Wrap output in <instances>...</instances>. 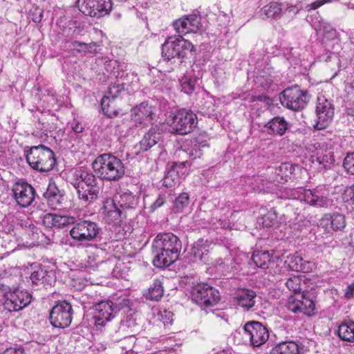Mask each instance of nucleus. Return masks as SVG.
Returning <instances> with one entry per match:
<instances>
[{
  "label": "nucleus",
  "instance_id": "nucleus-1",
  "mask_svg": "<svg viewBox=\"0 0 354 354\" xmlns=\"http://www.w3.org/2000/svg\"><path fill=\"white\" fill-rule=\"evenodd\" d=\"M153 263L164 268L174 263L179 257L182 248L180 239L172 233H162L156 236L152 243Z\"/></svg>",
  "mask_w": 354,
  "mask_h": 354
},
{
  "label": "nucleus",
  "instance_id": "nucleus-2",
  "mask_svg": "<svg viewBox=\"0 0 354 354\" xmlns=\"http://www.w3.org/2000/svg\"><path fill=\"white\" fill-rule=\"evenodd\" d=\"M93 168L96 174L102 180L117 181L125 174L122 161L111 153H104L94 160Z\"/></svg>",
  "mask_w": 354,
  "mask_h": 354
},
{
  "label": "nucleus",
  "instance_id": "nucleus-3",
  "mask_svg": "<svg viewBox=\"0 0 354 354\" xmlns=\"http://www.w3.org/2000/svg\"><path fill=\"white\" fill-rule=\"evenodd\" d=\"M30 166L41 172H48L54 167L56 160L53 151L42 145L32 147L26 155Z\"/></svg>",
  "mask_w": 354,
  "mask_h": 354
},
{
  "label": "nucleus",
  "instance_id": "nucleus-4",
  "mask_svg": "<svg viewBox=\"0 0 354 354\" xmlns=\"http://www.w3.org/2000/svg\"><path fill=\"white\" fill-rule=\"evenodd\" d=\"M194 46L181 35L168 37L162 46V55L167 59H183L193 55Z\"/></svg>",
  "mask_w": 354,
  "mask_h": 354
},
{
  "label": "nucleus",
  "instance_id": "nucleus-5",
  "mask_svg": "<svg viewBox=\"0 0 354 354\" xmlns=\"http://www.w3.org/2000/svg\"><path fill=\"white\" fill-rule=\"evenodd\" d=\"M0 291L4 298L3 308L10 313L22 310L28 306L32 300V295L28 292L5 284H0Z\"/></svg>",
  "mask_w": 354,
  "mask_h": 354
},
{
  "label": "nucleus",
  "instance_id": "nucleus-6",
  "mask_svg": "<svg viewBox=\"0 0 354 354\" xmlns=\"http://www.w3.org/2000/svg\"><path fill=\"white\" fill-rule=\"evenodd\" d=\"M165 117L164 123L169 125L173 131L178 134H187L197 124V117L194 112H162Z\"/></svg>",
  "mask_w": 354,
  "mask_h": 354
},
{
  "label": "nucleus",
  "instance_id": "nucleus-7",
  "mask_svg": "<svg viewBox=\"0 0 354 354\" xmlns=\"http://www.w3.org/2000/svg\"><path fill=\"white\" fill-rule=\"evenodd\" d=\"M100 232L101 228L97 223L84 220L74 225L70 230V234L73 240L82 245L96 240Z\"/></svg>",
  "mask_w": 354,
  "mask_h": 354
},
{
  "label": "nucleus",
  "instance_id": "nucleus-8",
  "mask_svg": "<svg viewBox=\"0 0 354 354\" xmlns=\"http://www.w3.org/2000/svg\"><path fill=\"white\" fill-rule=\"evenodd\" d=\"M283 106L291 111H299L306 108L309 99L306 92L301 91L297 85L283 90L279 97Z\"/></svg>",
  "mask_w": 354,
  "mask_h": 354
},
{
  "label": "nucleus",
  "instance_id": "nucleus-9",
  "mask_svg": "<svg viewBox=\"0 0 354 354\" xmlns=\"http://www.w3.org/2000/svg\"><path fill=\"white\" fill-rule=\"evenodd\" d=\"M191 297L201 307H211L220 300L218 291L207 283H198L192 287Z\"/></svg>",
  "mask_w": 354,
  "mask_h": 354
},
{
  "label": "nucleus",
  "instance_id": "nucleus-10",
  "mask_svg": "<svg viewBox=\"0 0 354 354\" xmlns=\"http://www.w3.org/2000/svg\"><path fill=\"white\" fill-rule=\"evenodd\" d=\"M77 4L81 12L91 17H104L112 9L111 0H77Z\"/></svg>",
  "mask_w": 354,
  "mask_h": 354
},
{
  "label": "nucleus",
  "instance_id": "nucleus-11",
  "mask_svg": "<svg viewBox=\"0 0 354 354\" xmlns=\"http://www.w3.org/2000/svg\"><path fill=\"white\" fill-rule=\"evenodd\" d=\"M14 200L17 205L26 208L31 205L35 198V190L24 180H18L12 187Z\"/></svg>",
  "mask_w": 354,
  "mask_h": 354
},
{
  "label": "nucleus",
  "instance_id": "nucleus-12",
  "mask_svg": "<svg viewBox=\"0 0 354 354\" xmlns=\"http://www.w3.org/2000/svg\"><path fill=\"white\" fill-rule=\"evenodd\" d=\"M72 315L71 305L66 301H61L52 308L49 319L54 327L66 328L72 322Z\"/></svg>",
  "mask_w": 354,
  "mask_h": 354
},
{
  "label": "nucleus",
  "instance_id": "nucleus-13",
  "mask_svg": "<svg viewBox=\"0 0 354 354\" xmlns=\"http://www.w3.org/2000/svg\"><path fill=\"white\" fill-rule=\"evenodd\" d=\"M243 330L249 338L250 344L254 347L264 344L269 338L267 328L259 322H247L244 325Z\"/></svg>",
  "mask_w": 354,
  "mask_h": 354
},
{
  "label": "nucleus",
  "instance_id": "nucleus-14",
  "mask_svg": "<svg viewBox=\"0 0 354 354\" xmlns=\"http://www.w3.org/2000/svg\"><path fill=\"white\" fill-rule=\"evenodd\" d=\"M286 306L289 310L295 313H301L308 316L313 315L315 310V301L306 294L290 296Z\"/></svg>",
  "mask_w": 354,
  "mask_h": 354
},
{
  "label": "nucleus",
  "instance_id": "nucleus-15",
  "mask_svg": "<svg viewBox=\"0 0 354 354\" xmlns=\"http://www.w3.org/2000/svg\"><path fill=\"white\" fill-rule=\"evenodd\" d=\"M95 324L99 326H104L106 323L113 319L118 310L111 301H102L94 306Z\"/></svg>",
  "mask_w": 354,
  "mask_h": 354
},
{
  "label": "nucleus",
  "instance_id": "nucleus-16",
  "mask_svg": "<svg viewBox=\"0 0 354 354\" xmlns=\"http://www.w3.org/2000/svg\"><path fill=\"white\" fill-rule=\"evenodd\" d=\"M201 18L198 15L184 16L174 22V28L179 34L198 32L202 30Z\"/></svg>",
  "mask_w": 354,
  "mask_h": 354
},
{
  "label": "nucleus",
  "instance_id": "nucleus-17",
  "mask_svg": "<svg viewBox=\"0 0 354 354\" xmlns=\"http://www.w3.org/2000/svg\"><path fill=\"white\" fill-rule=\"evenodd\" d=\"M293 197L297 198L299 201H304L311 205L324 207L330 205V201L326 196L320 195L319 192L316 189H305L303 188H298L293 193Z\"/></svg>",
  "mask_w": 354,
  "mask_h": 354
},
{
  "label": "nucleus",
  "instance_id": "nucleus-18",
  "mask_svg": "<svg viewBox=\"0 0 354 354\" xmlns=\"http://www.w3.org/2000/svg\"><path fill=\"white\" fill-rule=\"evenodd\" d=\"M320 225L327 232L342 231L346 227L345 216L337 212L326 214L320 220Z\"/></svg>",
  "mask_w": 354,
  "mask_h": 354
},
{
  "label": "nucleus",
  "instance_id": "nucleus-19",
  "mask_svg": "<svg viewBox=\"0 0 354 354\" xmlns=\"http://www.w3.org/2000/svg\"><path fill=\"white\" fill-rule=\"evenodd\" d=\"M104 220L109 224L119 225L126 216L124 212L112 200L104 205Z\"/></svg>",
  "mask_w": 354,
  "mask_h": 354
},
{
  "label": "nucleus",
  "instance_id": "nucleus-20",
  "mask_svg": "<svg viewBox=\"0 0 354 354\" xmlns=\"http://www.w3.org/2000/svg\"><path fill=\"white\" fill-rule=\"evenodd\" d=\"M44 196L53 209H59L64 200L63 192L58 189L55 182L49 183Z\"/></svg>",
  "mask_w": 354,
  "mask_h": 354
},
{
  "label": "nucleus",
  "instance_id": "nucleus-21",
  "mask_svg": "<svg viewBox=\"0 0 354 354\" xmlns=\"http://www.w3.org/2000/svg\"><path fill=\"white\" fill-rule=\"evenodd\" d=\"M211 243L208 240L203 239H198L193 245L190 254L193 256L194 261H203L205 260L210 250Z\"/></svg>",
  "mask_w": 354,
  "mask_h": 354
},
{
  "label": "nucleus",
  "instance_id": "nucleus-22",
  "mask_svg": "<svg viewBox=\"0 0 354 354\" xmlns=\"http://www.w3.org/2000/svg\"><path fill=\"white\" fill-rule=\"evenodd\" d=\"M124 212L126 209H135L138 205V199L131 192H122L112 200Z\"/></svg>",
  "mask_w": 354,
  "mask_h": 354
},
{
  "label": "nucleus",
  "instance_id": "nucleus-23",
  "mask_svg": "<svg viewBox=\"0 0 354 354\" xmlns=\"http://www.w3.org/2000/svg\"><path fill=\"white\" fill-rule=\"evenodd\" d=\"M73 185L77 191L80 199L85 202L91 203L97 198L98 194L100 191V186L88 187L76 185V184Z\"/></svg>",
  "mask_w": 354,
  "mask_h": 354
},
{
  "label": "nucleus",
  "instance_id": "nucleus-24",
  "mask_svg": "<svg viewBox=\"0 0 354 354\" xmlns=\"http://www.w3.org/2000/svg\"><path fill=\"white\" fill-rule=\"evenodd\" d=\"M301 349L295 342H282L272 349L270 354H300Z\"/></svg>",
  "mask_w": 354,
  "mask_h": 354
},
{
  "label": "nucleus",
  "instance_id": "nucleus-25",
  "mask_svg": "<svg viewBox=\"0 0 354 354\" xmlns=\"http://www.w3.org/2000/svg\"><path fill=\"white\" fill-rule=\"evenodd\" d=\"M125 83H117L109 88V94L105 95L101 100L102 111L110 108V104L113 102L118 95L124 89Z\"/></svg>",
  "mask_w": 354,
  "mask_h": 354
},
{
  "label": "nucleus",
  "instance_id": "nucleus-26",
  "mask_svg": "<svg viewBox=\"0 0 354 354\" xmlns=\"http://www.w3.org/2000/svg\"><path fill=\"white\" fill-rule=\"evenodd\" d=\"M256 293L252 290H243L240 291L237 296V304L242 308L249 310L252 308L255 304Z\"/></svg>",
  "mask_w": 354,
  "mask_h": 354
},
{
  "label": "nucleus",
  "instance_id": "nucleus-27",
  "mask_svg": "<svg viewBox=\"0 0 354 354\" xmlns=\"http://www.w3.org/2000/svg\"><path fill=\"white\" fill-rule=\"evenodd\" d=\"M338 337L343 341L354 342V322H343L338 326Z\"/></svg>",
  "mask_w": 354,
  "mask_h": 354
},
{
  "label": "nucleus",
  "instance_id": "nucleus-28",
  "mask_svg": "<svg viewBox=\"0 0 354 354\" xmlns=\"http://www.w3.org/2000/svg\"><path fill=\"white\" fill-rule=\"evenodd\" d=\"M266 127L270 130L269 133L282 136L287 129V123L283 118L276 117L268 122Z\"/></svg>",
  "mask_w": 354,
  "mask_h": 354
},
{
  "label": "nucleus",
  "instance_id": "nucleus-29",
  "mask_svg": "<svg viewBox=\"0 0 354 354\" xmlns=\"http://www.w3.org/2000/svg\"><path fill=\"white\" fill-rule=\"evenodd\" d=\"M135 316L127 315L120 323V331L127 333L129 336H133L132 333L136 332L138 329V325Z\"/></svg>",
  "mask_w": 354,
  "mask_h": 354
},
{
  "label": "nucleus",
  "instance_id": "nucleus-30",
  "mask_svg": "<svg viewBox=\"0 0 354 354\" xmlns=\"http://www.w3.org/2000/svg\"><path fill=\"white\" fill-rule=\"evenodd\" d=\"M73 184L88 187L99 186L95 175L87 171H80L76 174V181Z\"/></svg>",
  "mask_w": 354,
  "mask_h": 354
},
{
  "label": "nucleus",
  "instance_id": "nucleus-31",
  "mask_svg": "<svg viewBox=\"0 0 354 354\" xmlns=\"http://www.w3.org/2000/svg\"><path fill=\"white\" fill-rule=\"evenodd\" d=\"M281 217H278V214L275 209H271L267 214L263 215L259 221V223L263 227H270L277 226L278 223L283 222Z\"/></svg>",
  "mask_w": 354,
  "mask_h": 354
},
{
  "label": "nucleus",
  "instance_id": "nucleus-32",
  "mask_svg": "<svg viewBox=\"0 0 354 354\" xmlns=\"http://www.w3.org/2000/svg\"><path fill=\"white\" fill-rule=\"evenodd\" d=\"M48 271L40 265H35L32 267V271L30 279L33 285L40 286L45 283Z\"/></svg>",
  "mask_w": 354,
  "mask_h": 354
},
{
  "label": "nucleus",
  "instance_id": "nucleus-33",
  "mask_svg": "<svg viewBox=\"0 0 354 354\" xmlns=\"http://www.w3.org/2000/svg\"><path fill=\"white\" fill-rule=\"evenodd\" d=\"M163 292L162 282L160 279H156L149 288L146 297L150 300L158 301L162 297Z\"/></svg>",
  "mask_w": 354,
  "mask_h": 354
},
{
  "label": "nucleus",
  "instance_id": "nucleus-34",
  "mask_svg": "<svg viewBox=\"0 0 354 354\" xmlns=\"http://www.w3.org/2000/svg\"><path fill=\"white\" fill-rule=\"evenodd\" d=\"M250 100L254 102V109L272 110L275 108L273 100L267 96H252Z\"/></svg>",
  "mask_w": 354,
  "mask_h": 354
},
{
  "label": "nucleus",
  "instance_id": "nucleus-35",
  "mask_svg": "<svg viewBox=\"0 0 354 354\" xmlns=\"http://www.w3.org/2000/svg\"><path fill=\"white\" fill-rule=\"evenodd\" d=\"M160 138V134L154 131L150 130L145 135L140 142V149L142 151H146L154 146Z\"/></svg>",
  "mask_w": 354,
  "mask_h": 354
},
{
  "label": "nucleus",
  "instance_id": "nucleus-36",
  "mask_svg": "<svg viewBox=\"0 0 354 354\" xmlns=\"http://www.w3.org/2000/svg\"><path fill=\"white\" fill-rule=\"evenodd\" d=\"M176 163L167 172L164 178L162 185L167 188H172L179 183V176L176 169Z\"/></svg>",
  "mask_w": 354,
  "mask_h": 354
},
{
  "label": "nucleus",
  "instance_id": "nucleus-37",
  "mask_svg": "<svg viewBox=\"0 0 354 354\" xmlns=\"http://www.w3.org/2000/svg\"><path fill=\"white\" fill-rule=\"evenodd\" d=\"M208 147L209 145L206 140H201L200 138H196L192 142V148L189 151V156L193 157L194 159L201 158L203 154L204 149Z\"/></svg>",
  "mask_w": 354,
  "mask_h": 354
},
{
  "label": "nucleus",
  "instance_id": "nucleus-38",
  "mask_svg": "<svg viewBox=\"0 0 354 354\" xmlns=\"http://www.w3.org/2000/svg\"><path fill=\"white\" fill-rule=\"evenodd\" d=\"M252 261L257 266L266 269L268 268L270 257L268 252H257L252 255Z\"/></svg>",
  "mask_w": 354,
  "mask_h": 354
},
{
  "label": "nucleus",
  "instance_id": "nucleus-39",
  "mask_svg": "<svg viewBox=\"0 0 354 354\" xmlns=\"http://www.w3.org/2000/svg\"><path fill=\"white\" fill-rule=\"evenodd\" d=\"M261 12L267 19H275L281 15V8L277 3H271L264 6Z\"/></svg>",
  "mask_w": 354,
  "mask_h": 354
},
{
  "label": "nucleus",
  "instance_id": "nucleus-40",
  "mask_svg": "<svg viewBox=\"0 0 354 354\" xmlns=\"http://www.w3.org/2000/svg\"><path fill=\"white\" fill-rule=\"evenodd\" d=\"M197 78L185 76L180 80L182 91L186 94H191L195 89Z\"/></svg>",
  "mask_w": 354,
  "mask_h": 354
},
{
  "label": "nucleus",
  "instance_id": "nucleus-41",
  "mask_svg": "<svg viewBox=\"0 0 354 354\" xmlns=\"http://www.w3.org/2000/svg\"><path fill=\"white\" fill-rule=\"evenodd\" d=\"M334 112H316L317 122L315 127L317 129H324L330 122Z\"/></svg>",
  "mask_w": 354,
  "mask_h": 354
},
{
  "label": "nucleus",
  "instance_id": "nucleus-42",
  "mask_svg": "<svg viewBox=\"0 0 354 354\" xmlns=\"http://www.w3.org/2000/svg\"><path fill=\"white\" fill-rule=\"evenodd\" d=\"M173 313L167 310H159L155 315L156 321L160 322L165 326L171 325L173 322Z\"/></svg>",
  "mask_w": 354,
  "mask_h": 354
},
{
  "label": "nucleus",
  "instance_id": "nucleus-43",
  "mask_svg": "<svg viewBox=\"0 0 354 354\" xmlns=\"http://www.w3.org/2000/svg\"><path fill=\"white\" fill-rule=\"evenodd\" d=\"M303 258L295 254H290L287 257L285 263L292 271L299 272L301 270V262Z\"/></svg>",
  "mask_w": 354,
  "mask_h": 354
},
{
  "label": "nucleus",
  "instance_id": "nucleus-44",
  "mask_svg": "<svg viewBox=\"0 0 354 354\" xmlns=\"http://www.w3.org/2000/svg\"><path fill=\"white\" fill-rule=\"evenodd\" d=\"M189 203V197L187 193L180 194L174 201V209L176 212H181Z\"/></svg>",
  "mask_w": 354,
  "mask_h": 354
},
{
  "label": "nucleus",
  "instance_id": "nucleus-45",
  "mask_svg": "<svg viewBox=\"0 0 354 354\" xmlns=\"http://www.w3.org/2000/svg\"><path fill=\"white\" fill-rule=\"evenodd\" d=\"M301 279L298 276H294L287 279L286 282V286L288 290H290L297 295L301 289Z\"/></svg>",
  "mask_w": 354,
  "mask_h": 354
},
{
  "label": "nucleus",
  "instance_id": "nucleus-46",
  "mask_svg": "<svg viewBox=\"0 0 354 354\" xmlns=\"http://www.w3.org/2000/svg\"><path fill=\"white\" fill-rule=\"evenodd\" d=\"M343 167L347 174L354 175V152L347 153L344 159Z\"/></svg>",
  "mask_w": 354,
  "mask_h": 354
},
{
  "label": "nucleus",
  "instance_id": "nucleus-47",
  "mask_svg": "<svg viewBox=\"0 0 354 354\" xmlns=\"http://www.w3.org/2000/svg\"><path fill=\"white\" fill-rule=\"evenodd\" d=\"M55 218H56L55 227H57V228H61L67 225L74 223V221H75V218L73 216H62V215L55 214Z\"/></svg>",
  "mask_w": 354,
  "mask_h": 354
},
{
  "label": "nucleus",
  "instance_id": "nucleus-48",
  "mask_svg": "<svg viewBox=\"0 0 354 354\" xmlns=\"http://www.w3.org/2000/svg\"><path fill=\"white\" fill-rule=\"evenodd\" d=\"M333 109L332 103L326 100L324 96H320L317 98V104L315 111H328Z\"/></svg>",
  "mask_w": 354,
  "mask_h": 354
},
{
  "label": "nucleus",
  "instance_id": "nucleus-49",
  "mask_svg": "<svg viewBox=\"0 0 354 354\" xmlns=\"http://www.w3.org/2000/svg\"><path fill=\"white\" fill-rule=\"evenodd\" d=\"M56 218L55 214H46L43 217L44 225L48 228H51L56 226Z\"/></svg>",
  "mask_w": 354,
  "mask_h": 354
},
{
  "label": "nucleus",
  "instance_id": "nucleus-50",
  "mask_svg": "<svg viewBox=\"0 0 354 354\" xmlns=\"http://www.w3.org/2000/svg\"><path fill=\"white\" fill-rule=\"evenodd\" d=\"M331 160V155L319 156L315 160H313V163L317 162L320 167L319 169L326 168V163H328Z\"/></svg>",
  "mask_w": 354,
  "mask_h": 354
},
{
  "label": "nucleus",
  "instance_id": "nucleus-51",
  "mask_svg": "<svg viewBox=\"0 0 354 354\" xmlns=\"http://www.w3.org/2000/svg\"><path fill=\"white\" fill-rule=\"evenodd\" d=\"M116 66L118 68L119 65H118V62L115 60H110V61L106 62V63H105L106 70L107 71H109L111 73H113V75L115 76V77H118L119 75V72L115 71Z\"/></svg>",
  "mask_w": 354,
  "mask_h": 354
},
{
  "label": "nucleus",
  "instance_id": "nucleus-52",
  "mask_svg": "<svg viewBox=\"0 0 354 354\" xmlns=\"http://www.w3.org/2000/svg\"><path fill=\"white\" fill-rule=\"evenodd\" d=\"M331 2H332V0H317L313 3H311L308 5H307L306 9L308 11H310L313 10H315L326 3H331Z\"/></svg>",
  "mask_w": 354,
  "mask_h": 354
},
{
  "label": "nucleus",
  "instance_id": "nucleus-53",
  "mask_svg": "<svg viewBox=\"0 0 354 354\" xmlns=\"http://www.w3.org/2000/svg\"><path fill=\"white\" fill-rule=\"evenodd\" d=\"M314 268V263L313 262L305 261L304 259H302L301 262V270H299V272H310L313 270Z\"/></svg>",
  "mask_w": 354,
  "mask_h": 354
},
{
  "label": "nucleus",
  "instance_id": "nucleus-54",
  "mask_svg": "<svg viewBox=\"0 0 354 354\" xmlns=\"http://www.w3.org/2000/svg\"><path fill=\"white\" fill-rule=\"evenodd\" d=\"M71 129L73 130L74 132L80 133L83 131L84 127L82 122L76 119H74L71 122Z\"/></svg>",
  "mask_w": 354,
  "mask_h": 354
},
{
  "label": "nucleus",
  "instance_id": "nucleus-55",
  "mask_svg": "<svg viewBox=\"0 0 354 354\" xmlns=\"http://www.w3.org/2000/svg\"><path fill=\"white\" fill-rule=\"evenodd\" d=\"M71 46L73 49L76 50L79 53H86V43L80 42L78 41H73L71 43Z\"/></svg>",
  "mask_w": 354,
  "mask_h": 354
},
{
  "label": "nucleus",
  "instance_id": "nucleus-56",
  "mask_svg": "<svg viewBox=\"0 0 354 354\" xmlns=\"http://www.w3.org/2000/svg\"><path fill=\"white\" fill-rule=\"evenodd\" d=\"M165 202V196L164 194H159L157 199L154 201V203L151 205L152 210H155L156 209L161 207Z\"/></svg>",
  "mask_w": 354,
  "mask_h": 354
},
{
  "label": "nucleus",
  "instance_id": "nucleus-57",
  "mask_svg": "<svg viewBox=\"0 0 354 354\" xmlns=\"http://www.w3.org/2000/svg\"><path fill=\"white\" fill-rule=\"evenodd\" d=\"M24 349L21 347H10L4 351L3 354H24Z\"/></svg>",
  "mask_w": 354,
  "mask_h": 354
},
{
  "label": "nucleus",
  "instance_id": "nucleus-58",
  "mask_svg": "<svg viewBox=\"0 0 354 354\" xmlns=\"http://www.w3.org/2000/svg\"><path fill=\"white\" fill-rule=\"evenodd\" d=\"M318 28L319 29V30H322L324 32H330L331 31L333 30L331 26L328 23L326 22L323 20L319 21Z\"/></svg>",
  "mask_w": 354,
  "mask_h": 354
},
{
  "label": "nucleus",
  "instance_id": "nucleus-59",
  "mask_svg": "<svg viewBox=\"0 0 354 354\" xmlns=\"http://www.w3.org/2000/svg\"><path fill=\"white\" fill-rule=\"evenodd\" d=\"M43 11L41 9L37 8L35 10V14L32 15V19L35 23H39L42 19Z\"/></svg>",
  "mask_w": 354,
  "mask_h": 354
},
{
  "label": "nucleus",
  "instance_id": "nucleus-60",
  "mask_svg": "<svg viewBox=\"0 0 354 354\" xmlns=\"http://www.w3.org/2000/svg\"><path fill=\"white\" fill-rule=\"evenodd\" d=\"M345 295H346V297L348 298H350L353 296V295H354V283H353L352 284L349 285L347 287Z\"/></svg>",
  "mask_w": 354,
  "mask_h": 354
},
{
  "label": "nucleus",
  "instance_id": "nucleus-61",
  "mask_svg": "<svg viewBox=\"0 0 354 354\" xmlns=\"http://www.w3.org/2000/svg\"><path fill=\"white\" fill-rule=\"evenodd\" d=\"M86 53H94L96 50L97 44L96 43L92 42L89 44L86 43Z\"/></svg>",
  "mask_w": 354,
  "mask_h": 354
},
{
  "label": "nucleus",
  "instance_id": "nucleus-62",
  "mask_svg": "<svg viewBox=\"0 0 354 354\" xmlns=\"http://www.w3.org/2000/svg\"><path fill=\"white\" fill-rule=\"evenodd\" d=\"M140 113H143V112H134L131 115V120L136 123H142V121L140 115Z\"/></svg>",
  "mask_w": 354,
  "mask_h": 354
},
{
  "label": "nucleus",
  "instance_id": "nucleus-63",
  "mask_svg": "<svg viewBox=\"0 0 354 354\" xmlns=\"http://www.w3.org/2000/svg\"><path fill=\"white\" fill-rule=\"evenodd\" d=\"M123 264H118V265H116L115 268L113 269V275L115 277H122V274L120 272V270L121 269V266H122Z\"/></svg>",
  "mask_w": 354,
  "mask_h": 354
},
{
  "label": "nucleus",
  "instance_id": "nucleus-64",
  "mask_svg": "<svg viewBox=\"0 0 354 354\" xmlns=\"http://www.w3.org/2000/svg\"><path fill=\"white\" fill-rule=\"evenodd\" d=\"M149 107V104L147 102H143L140 103L139 105H137L136 106V109H138V111H142V109H147Z\"/></svg>",
  "mask_w": 354,
  "mask_h": 354
}]
</instances>
